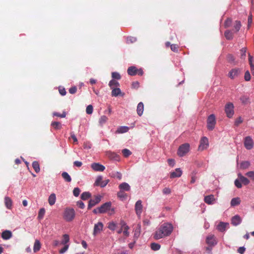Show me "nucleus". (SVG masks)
Instances as JSON below:
<instances>
[{"instance_id":"nucleus-64","label":"nucleus","mask_w":254,"mask_h":254,"mask_svg":"<svg viewBox=\"0 0 254 254\" xmlns=\"http://www.w3.org/2000/svg\"><path fill=\"white\" fill-rule=\"evenodd\" d=\"M131 87L132 88H138L139 87V82L138 81H134L132 83Z\"/></svg>"},{"instance_id":"nucleus-10","label":"nucleus","mask_w":254,"mask_h":254,"mask_svg":"<svg viewBox=\"0 0 254 254\" xmlns=\"http://www.w3.org/2000/svg\"><path fill=\"white\" fill-rule=\"evenodd\" d=\"M143 210V206L142 205V201L138 200L135 204V211L138 217H140Z\"/></svg>"},{"instance_id":"nucleus-60","label":"nucleus","mask_w":254,"mask_h":254,"mask_svg":"<svg viewBox=\"0 0 254 254\" xmlns=\"http://www.w3.org/2000/svg\"><path fill=\"white\" fill-rule=\"evenodd\" d=\"M162 191L164 194H169L171 193V190L169 188H165Z\"/></svg>"},{"instance_id":"nucleus-63","label":"nucleus","mask_w":254,"mask_h":254,"mask_svg":"<svg viewBox=\"0 0 254 254\" xmlns=\"http://www.w3.org/2000/svg\"><path fill=\"white\" fill-rule=\"evenodd\" d=\"M77 205L78 207L81 209H83L85 207L84 203L81 201H78L77 202Z\"/></svg>"},{"instance_id":"nucleus-57","label":"nucleus","mask_w":254,"mask_h":254,"mask_svg":"<svg viewBox=\"0 0 254 254\" xmlns=\"http://www.w3.org/2000/svg\"><path fill=\"white\" fill-rule=\"evenodd\" d=\"M235 185L238 188H241L242 186V182L240 181V179L236 180L235 181Z\"/></svg>"},{"instance_id":"nucleus-42","label":"nucleus","mask_w":254,"mask_h":254,"mask_svg":"<svg viewBox=\"0 0 254 254\" xmlns=\"http://www.w3.org/2000/svg\"><path fill=\"white\" fill-rule=\"evenodd\" d=\"M128 128L127 127H121L118 128L117 132L118 133H125L128 131Z\"/></svg>"},{"instance_id":"nucleus-61","label":"nucleus","mask_w":254,"mask_h":254,"mask_svg":"<svg viewBox=\"0 0 254 254\" xmlns=\"http://www.w3.org/2000/svg\"><path fill=\"white\" fill-rule=\"evenodd\" d=\"M76 91H77V88L76 86L71 87L69 89V92L71 94H73L75 93Z\"/></svg>"},{"instance_id":"nucleus-32","label":"nucleus","mask_w":254,"mask_h":254,"mask_svg":"<svg viewBox=\"0 0 254 254\" xmlns=\"http://www.w3.org/2000/svg\"><path fill=\"white\" fill-rule=\"evenodd\" d=\"M40 248L41 244L40 241L38 240H36L34 245L33 251L34 252H37L40 250Z\"/></svg>"},{"instance_id":"nucleus-24","label":"nucleus","mask_w":254,"mask_h":254,"mask_svg":"<svg viewBox=\"0 0 254 254\" xmlns=\"http://www.w3.org/2000/svg\"><path fill=\"white\" fill-rule=\"evenodd\" d=\"M144 105L142 102H139L137 106V113L138 116H141L143 113Z\"/></svg>"},{"instance_id":"nucleus-7","label":"nucleus","mask_w":254,"mask_h":254,"mask_svg":"<svg viewBox=\"0 0 254 254\" xmlns=\"http://www.w3.org/2000/svg\"><path fill=\"white\" fill-rule=\"evenodd\" d=\"M109 182V179H106L103 181V177L101 176H99L97 177L94 185L95 186H100L101 188H104L108 184Z\"/></svg>"},{"instance_id":"nucleus-50","label":"nucleus","mask_w":254,"mask_h":254,"mask_svg":"<svg viewBox=\"0 0 254 254\" xmlns=\"http://www.w3.org/2000/svg\"><path fill=\"white\" fill-rule=\"evenodd\" d=\"M93 108L91 105L87 106L86 109V112L87 114H91L93 112Z\"/></svg>"},{"instance_id":"nucleus-52","label":"nucleus","mask_w":254,"mask_h":254,"mask_svg":"<svg viewBox=\"0 0 254 254\" xmlns=\"http://www.w3.org/2000/svg\"><path fill=\"white\" fill-rule=\"evenodd\" d=\"M53 116L59 117L60 118H65L66 116V113L65 112H63V113L62 114H61L57 112H54Z\"/></svg>"},{"instance_id":"nucleus-48","label":"nucleus","mask_w":254,"mask_h":254,"mask_svg":"<svg viewBox=\"0 0 254 254\" xmlns=\"http://www.w3.org/2000/svg\"><path fill=\"white\" fill-rule=\"evenodd\" d=\"M117 195L119 197L122 198H125L127 196V194L126 193H125L124 192V191L121 190L118 192Z\"/></svg>"},{"instance_id":"nucleus-54","label":"nucleus","mask_w":254,"mask_h":254,"mask_svg":"<svg viewBox=\"0 0 254 254\" xmlns=\"http://www.w3.org/2000/svg\"><path fill=\"white\" fill-rule=\"evenodd\" d=\"M80 190L78 188H75L73 190V195L77 197L79 195Z\"/></svg>"},{"instance_id":"nucleus-46","label":"nucleus","mask_w":254,"mask_h":254,"mask_svg":"<svg viewBox=\"0 0 254 254\" xmlns=\"http://www.w3.org/2000/svg\"><path fill=\"white\" fill-rule=\"evenodd\" d=\"M122 153L125 157H128L131 154V151L127 149H123L122 150Z\"/></svg>"},{"instance_id":"nucleus-49","label":"nucleus","mask_w":254,"mask_h":254,"mask_svg":"<svg viewBox=\"0 0 254 254\" xmlns=\"http://www.w3.org/2000/svg\"><path fill=\"white\" fill-rule=\"evenodd\" d=\"M63 241H62V244L65 245L67 243L69 242V236L67 234H64L63 235Z\"/></svg>"},{"instance_id":"nucleus-21","label":"nucleus","mask_w":254,"mask_h":254,"mask_svg":"<svg viewBox=\"0 0 254 254\" xmlns=\"http://www.w3.org/2000/svg\"><path fill=\"white\" fill-rule=\"evenodd\" d=\"M121 225L123 229V234L124 236L126 237H128L129 236V232H128V230L129 229V227L127 225L126 223L124 221H122L121 222Z\"/></svg>"},{"instance_id":"nucleus-59","label":"nucleus","mask_w":254,"mask_h":254,"mask_svg":"<svg viewBox=\"0 0 254 254\" xmlns=\"http://www.w3.org/2000/svg\"><path fill=\"white\" fill-rule=\"evenodd\" d=\"M253 22V15L252 14H250V15L248 16V26L249 27L251 26V24Z\"/></svg>"},{"instance_id":"nucleus-23","label":"nucleus","mask_w":254,"mask_h":254,"mask_svg":"<svg viewBox=\"0 0 254 254\" xmlns=\"http://www.w3.org/2000/svg\"><path fill=\"white\" fill-rule=\"evenodd\" d=\"M226 59L229 63L233 64V65H236L238 64L237 62L235 61V57L232 54L227 55Z\"/></svg>"},{"instance_id":"nucleus-22","label":"nucleus","mask_w":254,"mask_h":254,"mask_svg":"<svg viewBox=\"0 0 254 254\" xmlns=\"http://www.w3.org/2000/svg\"><path fill=\"white\" fill-rule=\"evenodd\" d=\"M137 68L134 66H130L128 68L127 72L128 75L134 76L137 74Z\"/></svg>"},{"instance_id":"nucleus-17","label":"nucleus","mask_w":254,"mask_h":254,"mask_svg":"<svg viewBox=\"0 0 254 254\" xmlns=\"http://www.w3.org/2000/svg\"><path fill=\"white\" fill-rule=\"evenodd\" d=\"M241 218L239 215H237L232 217L231 223L234 226H237L241 223Z\"/></svg>"},{"instance_id":"nucleus-30","label":"nucleus","mask_w":254,"mask_h":254,"mask_svg":"<svg viewBox=\"0 0 254 254\" xmlns=\"http://www.w3.org/2000/svg\"><path fill=\"white\" fill-rule=\"evenodd\" d=\"M228 225V224L227 223L221 222L217 225V229L220 232H224L225 231L226 226Z\"/></svg>"},{"instance_id":"nucleus-12","label":"nucleus","mask_w":254,"mask_h":254,"mask_svg":"<svg viewBox=\"0 0 254 254\" xmlns=\"http://www.w3.org/2000/svg\"><path fill=\"white\" fill-rule=\"evenodd\" d=\"M253 141L250 136H247L244 139V145L247 149H251L253 147Z\"/></svg>"},{"instance_id":"nucleus-1","label":"nucleus","mask_w":254,"mask_h":254,"mask_svg":"<svg viewBox=\"0 0 254 254\" xmlns=\"http://www.w3.org/2000/svg\"><path fill=\"white\" fill-rule=\"evenodd\" d=\"M173 229L172 224L164 223L155 232L153 238L155 240H159L163 237L170 235Z\"/></svg>"},{"instance_id":"nucleus-38","label":"nucleus","mask_w":254,"mask_h":254,"mask_svg":"<svg viewBox=\"0 0 254 254\" xmlns=\"http://www.w3.org/2000/svg\"><path fill=\"white\" fill-rule=\"evenodd\" d=\"M108 120V118L106 116H102L99 120V123L100 125L103 126V125Z\"/></svg>"},{"instance_id":"nucleus-20","label":"nucleus","mask_w":254,"mask_h":254,"mask_svg":"<svg viewBox=\"0 0 254 254\" xmlns=\"http://www.w3.org/2000/svg\"><path fill=\"white\" fill-rule=\"evenodd\" d=\"M112 89L111 95L113 97H117L120 95L123 96L124 95V93L122 94L121 90L119 88H114Z\"/></svg>"},{"instance_id":"nucleus-51","label":"nucleus","mask_w":254,"mask_h":254,"mask_svg":"<svg viewBox=\"0 0 254 254\" xmlns=\"http://www.w3.org/2000/svg\"><path fill=\"white\" fill-rule=\"evenodd\" d=\"M179 46L177 44H172L170 45L171 50L174 52L177 53L178 52Z\"/></svg>"},{"instance_id":"nucleus-44","label":"nucleus","mask_w":254,"mask_h":254,"mask_svg":"<svg viewBox=\"0 0 254 254\" xmlns=\"http://www.w3.org/2000/svg\"><path fill=\"white\" fill-rule=\"evenodd\" d=\"M232 23V20L230 18H228L224 22V27L227 28L230 27Z\"/></svg>"},{"instance_id":"nucleus-6","label":"nucleus","mask_w":254,"mask_h":254,"mask_svg":"<svg viewBox=\"0 0 254 254\" xmlns=\"http://www.w3.org/2000/svg\"><path fill=\"white\" fill-rule=\"evenodd\" d=\"M234 105L232 103L226 104L225 107V112L227 117L231 118L233 117L234 114Z\"/></svg>"},{"instance_id":"nucleus-37","label":"nucleus","mask_w":254,"mask_h":254,"mask_svg":"<svg viewBox=\"0 0 254 254\" xmlns=\"http://www.w3.org/2000/svg\"><path fill=\"white\" fill-rule=\"evenodd\" d=\"M91 193L89 192H83L81 195V198L83 200H85L88 199L89 198L91 197Z\"/></svg>"},{"instance_id":"nucleus-43","label":"nucleus","mask_w":254,"mask_h":254,"mask_svg":"<svg viewBox=\"0 0 254 254\" xmlns=\"http://www.w3.org/2000/svg\"><path fill=\"white\" fill-rule=\"evenodd\" d=\"M240 100L243 104H246L250 103V98L247 96H242L240 98Z\"/></svg>"},{"instance_id":"nucleus-5","label":"nucleus","mask_w":254,"mask_h":254,"mask_svg":"<svg viewBox=\"0 0 254 254\" xmlns=\"http://www.w3.org/2000/svg\"><path fill=\"white\" fill-rule=\"evenodd\" d=\"M190 150V144L189 143H185L181 145L178 150V154L180 156H184Z\"/></svg>"},{"instance_id":"nucleus-9","label":"nucleus","mask_w":254,"mask_h":254,"mask_svg":"<svg viewBox=\"0 0 254 254\" xmlns=\"http://www.w3.org/2000/svg\"><path fill=\"white\" fill-rule=\"evenodd\" d=\"M241 73V69L239 68L232 69L228 73V76L232 79L238 77Z\"/></svg>"},{"instance_id":"nucleus-41","label":"nucleus","mask_w":254,"mask_h":254,"mask_svg":"<svg viewBox=\"0 0 254 254\" xmlns=\"http://www.w3.org/2000/svg\"><path fill=\"white\" fill-rule=\"evenodd\" d=\"M151 248L153 251H158L160 249V245L158 244L153 243L151 244Z\"/></svg>"},{"instance_id":"nucleus-45","label":"nucleus","mask_w":254,"mask_h":254,"mask_svg":"<svg viewBox=\"0 0 254 254\" xmlns=\"http://www.w3.org/2000/svg\"><path fill=\"white\" fill-rule=\"evenodd\" d=\"M112 77L114 79L119 80L121 78V76L120 73L117 72H113L112 73Z\"/></svg>"},{"instance_id":"nucleus-8","label":"nucleus","mask_w":254,"mask_h":254,"mask_svg":"<svg viewBox=\"0 0 254 254\" xmlns=\"http://www.w3.org/2000/svg\"><path fill=\"white\" fill-rule=\"evenodd\" d=\"M209 145L208 139L206 137H203L200 140V144L198 146L199 151H203L207 148Z\"/></svg>"},{"instance_id":"nucleus-3","label":"nucleus","mask_w":254,"mask_h":254,"mask_svg":"<svg viewBox=\"0 0 254 254\" xmlns=\"http://www.w3.org/2000/svg\"><path fill=\"white\" fill-rule=\"evenodd\" d=\"M112 203L111 202H107L103 204L100 207H99V213H105L107 212L108 211L111 210L112 213H114V209H111Z\"/></svg>"},{"instance_id":"nucleus-28","label":"nucleus","mask_w":254,"mask_h":254,"mask_svg":"<svg viewBox=\"0 0 254 254\" xmlns=\"http://www.w3.org/2000/svg\"><path fill=\"white\" fill-rule=\"evenodd\" d=\"M56 200V194L52 193L49 197L48 202L50 205H53L55 203Z\"/></svg>"},{"instance_id":"nucleus-26","label":"nucleus","mask_w":254,"mask_h":254,"mask_svg":"<svg viewBox=\"0 0 254 254\" xmlns=\"http://www.w3.org/2000/svg\"><path fill=\"white\" fill-rule=\"evenodd\" d=\"M224 36L226 39L231 40L234 37V33L230 30H227L224 32Z\"/></svg>"},{"instance_id":"nucleus-35","label":"nucleus","mask_w":254,"mask_h":254,"mask_svg":"<svg viewBox=\"0 0 254 254\" xmlns=\"http://www.w3.org/2000/svg\"><path fill=\"white\" fill-rule=\"evenodd\" d=\"M32 167L33 169H34L35 171L38 173L40 172V166L38 162L37 161H34L32 163Z\"/></svg>"},{"instance_id":"nucleus-56","label":"nucleus","mask_w":254,"mask_h":254,"mask_svg":"<svg viewBox=\"0 0 254 254\" xmlns=\"http://www.w3.org/2000/svg\"><path fill=\"white\" fill-rule=\"evenodd\" d=\"M245 80L247 81H250L251 79V74L249 71H247L245 73Z\"/></svg>"},{"instance_id":"nucleus-16","label":"nucleus","mask_w":254,"mask_h":254,"mask_svg":"<svg viewBox=\"0 0 254 254\" xmlns=\"http://www.w3.org/2000/svg\"><path fill=\"white\" fill-rule=\"evenodd\" d=\"M204 201L208 204H212L215 201L214 196L212 194L205 196L204 198Z\"/></svg>"},{"instance_id":"nucleus-29","label":"nucleus","mask_w":254,"mask_h":254,"mask_svg":"<svg viewBox=\"0 0 254 254\" xmlns=\"http://www.w3.org/2000/svg\"><path fill=\"white\" fill-rule=\"evenodd\" d=\"M238 178L240 179L242 183L244 185H247L250 183V181L247 178L245 177L241 174L238 175Z\"/></svg>"},{"instance_id":"nucleus-18","label":"nucleus","mask_w":254,"mask_h":254,"mask_svg":"<svg viewBox=\"0 0 254 254\" xmlns=\"http://www.w3.org/2000/svg\"><path fill=\"white\" fill-rule=\"evenodd\" d=\"M12 234L10 231L5 230L1 233V237L3 240H8L12 237Z\"/></svg>"},{"instance_id":"nucleus-55","label":"nucleus","mask_w":254,"mask_h":254,"mask_svg":"<svg viewBox=\"0 0 254 254\" xmlns=\"http://www.w3.org/2000/svg\"><path fill=\"white\" fill-rule=\"evenodd\" d=\"M116 227V224L113 222H110L108 224V228L111 230H114Z\"/></svg>"},{"instance_id":"nucleus-53","label":"nucleus","mask_w":254,"mask_h":254,"mask_svg":"<svg viewBox=\"0 0 254 254\" xmlns=\"http://www.w3.org/2000/svg\"><path fill=\"white\" fill-rule=\"evenodd\" d=\"M246 175L254 181V171H249L246 174Z\"/></svg>"},{"instance_id":"nucleus-36","label":"nucleus","mask_w":254,"mask_h":254,"mask_svg":"<svg viewBox=\"0 0 254 254\" xmlns=\"http://www.w3.org/2000/svg\"><path fill=\"white\" fill-rule=\"evenodd\" d=\"M241 23L240 21L236 20L235 21L234 28L236 32H237L239 31L241 27Z\"/></svg>"},{"instance_id":"nucleus-58","label":"nucleus","mask_w":254,"mask_h":254,"mask_svg":"<svg viewBox=\"0 0 254 254\" xmlns=\"http://www.w3.org/2000/svg\"><path fill=\"white\" fill-rule=\"evenodd\" d=\"M250 165V163L248 162H243L241 164V167L243 169L248 168Z\"/></svg>"},{"instance_id":"nucleus-11","label":"nucleus","mask_w":254,"mask_h":254,"mask_svg":"<svg viewBox=\"0 0 254 254\" xmlns=\"http://www.w3.org/2000/svg\"><path fill=\"white\" fill-rule=\"evenodd\" d=\"M101 199L100 195H97L94 198L90 199L88 203V209H91L93 206L98 203L101 201Z\"/></svg>"},{"instance_id":"nucleus-31","label":"nucleus","mask_w":254,"mask_h":254,"mask_svg":"<svg viewBox=\"0 0 254 254\" xmlns=\"http://www.w3.org/2000/svg\"><path fill=\"white\" fill-rule=\"evenodd\" d=\"M4 203L8 209H10L12 206V200L9 197H5L4 198Z\"/></svg>"},{"instance_id":"nucleus-2","label":"nucleus","mask_w":254,"mask_h":254,"mask_svg":"<svg viewBox=\"0 0 254 254\" xmlns=\"http://www.w3.org/2000/svg\"><path fill=\"white\" fill-rule=\"evenodd\" d=\"M75 216V212L72 208H66L63 213V218L67 222L72 221Z\"/></svg>"},{"instance_id":"nucleus-15","label":"nucleus","mask_w":254,"mask_h":254,"mask_svg":"<svg viewBox=\"0 0 254 254\" xmlns=\"http://www.w3.org/2000/svg\"><path fill=\"white\" fill-rule=\"evenodd\" d=\"M206 242L209 247H213L217 244L216 241L213 235H210L206 238Z\"/></svg>"},{"instance_id":"nucleus-14","label":"nucleus","mask_w":254,"mask_h":254,"mask_svg":"<svg viewBox=\"0 0 254 254\" xmlns=\"http://www.w3.org/2000/svg\"><path fill=\"white\" fill-rule=\"evenodd\" d=\"M103 228V224L102 222H99L97 224H95L94 227L93 235H96L98 233H100Z\"/></svg>"},{"instance_id":"nucleus-39","label":"nucleus","mask_w":254,"mask_h":254,"mask_svg":"<svg viewBox=\"0 0 254 254\" xmlns=\"http://www.w3.org/2000/svg\"><path fill=\"white\" fill-rule=\"evenodd\" d=\"M51 126L56 129H60L61 128L62 125L61 123L58 122H54L51 124Z\"/></svg>"},{"instance_id":"nucleus-19","label":"nucleus","mask_w":254,"mask_h":254,"mask_svg":"<svg viewBox=\"0 0 254 254\" xmlns=\"http://www.w3.org/2000/svg\"><path fill=\"white\" fill-rule=\"evenodd\" d=\"M182 174V172L180 168H177L175 171L173 172L170 174L171 178H174L176 177H180Z\"/></svg>"},{"instance_id":"nucleus-25","label":"nucleus","mask_w":254,"mask_h":254,"mask_svg":"<svg viewBox=\"0 0 254 254\" xmlns=\"http://www.w3.org/2000/svg\"><path fill=\"white\" fill-rule=\"evenodd\" d=\"M119 189L123 191H129L130 187L129 185L127 183H123L119 186Z\"/></svg>"},{"instance_id":"nucleus-13","label":"nucleus","mask_w":254,"mask_h":254,"mask_svg":"<svg viewBox=\"0 0 254 254\" xmlns=\"http://www.w3.org/2000/svg\"><path fill=\"white\" fill-rule=\"evenodd\" d=\"M91 167L95 171L103 172L105 169V166L98 163H92Z\"/></svg>"},{"instance_id":"nucleus-4","label":"nucleus","mask_w":254,"mask_h":254,"mask_svg":"<svg viewBox=\"0 0 254 254\" xmlns=\"http://www.w3.org/2000/svg\"><path fill=\"white\" fill-rule=\"evenodd\" d=\"M216 122L214 115L211 114L208 116L207 120V127L209 130H212L215 126Z\"/></svg>"},{"instance_id":"nucleus-34","label":"nucleus","mask_w":254,"mask_h":254,"mask_svg":"<svg viewBox=\"0 0 254 254\" xmlns=\"http://www.w3.org/2000/svg\"><path fill=\"white\" fill-rule=\"evenodd\" d=\"M109 86L111 89L116 88L120 86L119 83L114 79L111 80L109 83Z\"/></svg>"},{"instance_id":"nucleus-27","label":"nucleus","mask_w":254,"mask_h":254,"mask_svg":"<svg viewBox=\"0 0 254 254\" xmlns=\"http://www.w3.org/2000/svg\"><path fill=\"white\" fill-rule=\"evenodd\" d=\"M241 203V199L239 197H235L232 199L231 201V206H235L238 205Z\"/></svg>"},{"instance_id":"nucleus-47","label":"nucleus","mask_w":254,"mask_h":254,"mask_svg":"<svg viewBox=\"0 0 254 254\" xmlns=\"http://www.w3.org/2000/svg\"><path fill=\"white\" fill-rule=\"evenodd\" d=\"M241 58L242 59H245L246 56V52H247V48H243L241 50Z\"/></svg>"},{"instance_id":"nucleus-62","label":"nucleus","mask_w":254,"mask_h":254,"mask_svg":"<svg viewBox=\"0 0 254 254\" xmlns=\"http://www.w3.org/2000/svg\"><path fill=\"white\" fill-rule=\"evenodd\" d=\"M243 122V120H242L241 117L237 118L235 122V125L236 126H239L240 124Z\"/></svg>"},{"instance_id":"nucleus-33","label":"nucleus","mask_w":254,"mask_h":254,"mask_svg":"<svg viewBox=\"0 0 254 254\" xmlns=\"http://www.w3.org/2000/svg\"><path fill=\"white\" fill-rule=\"evenodd\" d=\"M62 176L65 181L66 182H70L71 181V178L68 174L66 172H64L62 174Z\"/></svg>"},{"instance_id":"nucleus-40","label":"nucleus","mask_w":254,"mask_h":254,"mask_svg":"<svg viewBox=\"0 0 254 254\" xmlns=\"http://www.w3.org/2000/svg\"><path fill=\"white\" fill-rule=\"evenodd\" d=\"M45 213V209L44 208H41L39 211L38 218L39 220H41L43 218V217Z\"/></svg>"}]
</instances>
